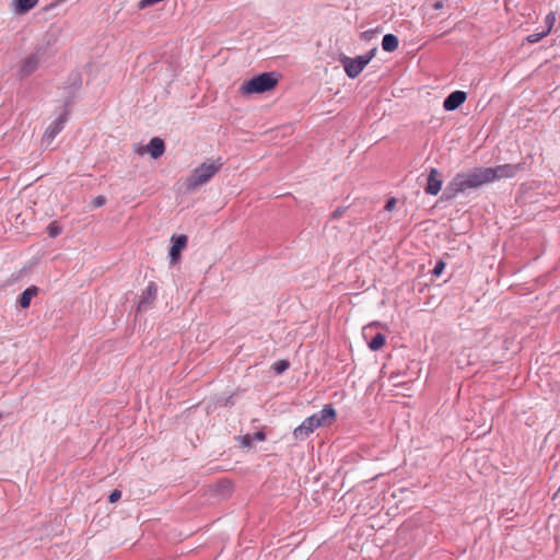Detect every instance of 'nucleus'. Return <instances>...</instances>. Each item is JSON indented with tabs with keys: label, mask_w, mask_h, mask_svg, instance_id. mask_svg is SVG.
<instances>
[{
	"label": "nucleus",
	"mask_w": 560,
	"mask_h": 560,
	"mask_svg": "<svg viewBox=\"0 0 560 560\" xmlns=\"http://www.w3.org/2000/svg\"><path fill=\"white\" fill-rule=\"evenodd\" d=\"M311 417L317 418L318 427L330 424L336 417V411L332 406L327 405L320 411L312 415Z\"/></svg>",
	"instance_id": "14"
},
{
	"label": "nucleus",
	"mask_w": 560,
	"mask_h": 560,
	"mask_svg": "<svg viewBox=\"0 0 560 560\" xmlns=\"http://www.w3.org/2000/svg\"><path fill=\"white\" fill-rule=\"evenodd\" d=\"M521 165L520 164H502L495 167H485L487 172V176L489 177V183H492L497 179L501 178H510L515 176L518 172Z\"/></svg>",
	"instance_id": "5"
},
{
	"label": "nucleus",
	"mask_w": 560,
	"mask_h": 560,
	"mask_svg": "<svg viewBox=\"0 0 560 560\" xmlns=\"http://www.w3.org/2000/svg\"><path fill=\"white\" fill-rule=\"evenodd\" d=\"M278 83V75L275 72H264L244 82L240 88L243 94L265 93L272 90Z\"/></svg>",
	"instance_id": "3"
},
{
	"label": "nucleus",
	"mask_w": 560,
	"mask_h": 560,
	"mask_svg": "<svg viewBox=\"0 0 560 560\" xmlns=\"http://www.w3.org/2000/svg\"><path fill=\"white\" fill-rule=\"evenodd\" d=\"M121 498V491L118 490V489H115L114 491H112V493L109 494L108 497V500L110 503H115L117 502L119 499Z\"/></svg>",
	"instance_id": "26"
},
{
	"label": "nucleus",
	"mask_w": 560,
	"mask_h": 560,
	"mask_svg": "<svg viewBox=\"0 0 560 560\" xmlns=\"http://www.w3.org/2000/svg\"><path fill=\"white\" fill-rule=\"evenodd\" d=\"M289 366H290V363L287 360H279L273 363L272 370L277 374H282L283 372H285L289 369Z\"/></svg>",
	"instance_id": "19"
},
{
	"label": "nucleus",
	"mask_w": 560,
	"mask_h": 560,
	"mask_svg": "<svg viewBox=\"0 0 560 560\" xmlns=\"http://www.w3.org/2000/svg\"><path fill=\"white\" fill-rule=\"evenodd\" d=\"M222 165L221 160L218 159L215 161L205 162L200 166L196 167L192 174L185 182L186 190L191 192L199 186L208 183L213 175L220 171Z\"/></svg>",
	"instance_id": "2"
},
{
	"label": "nucleus",
	"mask_w": 560,
	"mask_h": 560,
	"mask_svg": "<svg viewBox=\"0 0 560 560\" xmlns=\"http://www.w3.org/2000/svg\"><path fill=\"white\" fill-rule=\"evenodd\" d=\"M441 188L442 178L440 172L436 168H431L424 190L429 195L436 196L440 192Z\"/></svg>",
	"instance_id": "11"
},
{
	"label": "nucleus",
	"mask_w": 560,
	"mask_h": 560,
	"mask_svg": "<svg viewBox=\"0 0 560 560\" xmlns=\"http://www.w3.org/2000/svg\"><path fill=\"white\" fill-rule=\"evenodd\" d=\"M172 246L170 249V259L171 264H175L179 259L180 252L185 248L187 244L186 235H178L172 237Z\"/></svg>",
	"instance_id": "13"
},
{
	"label": "nucleus",
	"mask_w": 560,
	"mask_h": 560,
	"mask_svg": "<svg viewBox=\"0 0 560 560\" xmlns=\"http://www.w3.org/2000/svg\"><path fill=\"white\" fill-rule=\"evenodd\" d=\"M158 285L154 282H150L145 291L142 293L141 300L138 304V312H147L151 304L156 299Z\"/></svg>",
	"instance_id": "10"
},
{
	"label": "nucleus",
	"mask_w": 560,
	"mask_h": 560,
	"mask_svg": "<svg viewBox=\"0 0 560 560\" xmlns=\"http://www.w3.org/2000/svg\"><path fill=\"white\" fill-rule=\"evenodd\" d=\"M371 329V326H366L363 328V335L366 337L368 330Z\"/></svg>",
	"instance_id": "33"
},
{
	"label": "nucleus",
	"mask_w": 560,
	"mask_h": 560,
	"mask_svg": "<svg viewBox=\"0 0 560 560\" xmlns=\"http://www.w3.org/2000/svg\"><path fill=\"white\" fill-rule=\"evenodd\" d=\"M243 443H244L245 446H248L250 444V436H248V435L244 436V442Z\"/></svg>",
	"instance_id": "32"
},
{
	"label": "nucleus",
	"mask_w": 560,
	"mask_h": 560,
	"mask_svg": "<svg viewBox=\"0 0 560 560\" xmlns=\"http://www.w3.org/2000/svg\"><path fill=\"white\" fill-rule=\"evenodd\" d=\"M396 202H397V201H396V199H395V198H390V199H388V200H387V202H386V205H385V207H384V208H385V210H386V211H392V210H394V209H395V207H396Z\"/></svg>",
	"instance_id": "27"
},
{
	"label": "nucleus",
	"mask_w": 560,
	"mask_h": 560,
	"mask_svg": "<svg viewBox=\"0 0 560 560\" xmlns=\"http://www.w3.org/2000/svg\"><path fill=\"white\" fill-rule=\"evenodd\" d=\"M66 122L67 113L65 112L47 127L43 135L42 143L48 147L56 136L65 128Z\"/></svg>",
	"instance_id": "7"
},
{
	"label": "nucleus",
	"mask_w": 560,
	"mask_h": 560,
	"mask_svg": "<svg viewBox=\"0 0 560 560\" xmlns=\"http://www.w3.org/2000/svg\"><path fill=\"white\" fill-rule=\"evenodd\" d=\"M317 428H319L317 418L308 417L294 429L293 435L296 440H305Z\"/></svg>",
	"instance_id": "9"
},
{
	"label": "nucleus",
	"mask_w": 560,
	"mask_h": 560,
	"mask_svg": "<svg viewBox=\"0 0 560 560\" xmlns=\"http://www.w3.org/2000/svg\"><path fill=\"white\" fill-rule=\"evenodd\" d=\"M254 440L264 441L266 439V434L262 431H258L253 436Z\"/></svg>",
	"instance_id": "30"
},
{
	"label": "nucleus",
	"mask_w": 560,
	"mask_h": 560,
	"mask_svg": "<svg viewBox=\"0 0 560 560\" xmlns=\"http://www.w3.org/2000/svg\"><path fill=\"white\" fill-rule=\"evenodd\" d=\"M548 35V31H541L539 33H534L527 36V42L530 44L538 43L540 39H542L545 36Z\"/></svg>",
	"instance_id": "20"
},
{
	"label": "nucleus",
	"mask_w": 560,
	"mask_h": 560,
	"mask_svg": "<svg viewBox=\"0 0 560 560\" xmlns=\"http://www.w3.org/2000/svg\"><path fill=\"white\" fill-rule=\"evenodd\" d=\"M467 98V94L464 91H454L452 92L443 102V107L445 110H455L457 109Z\"/></svg>",
	"instance_id": "12"
},
{
	"label": "nucleus",
	"mask_w": 560,
	"mask_h": 560,
	"mask_svg": "<svg viewBox=\"0 0 560 560\" xmlns=\"http://www.w3.org/2000/svg\"><path fill=\"white\" fill-rule=\"evenodd\" d=\"M398 38L394 34H386L382 39V48L385 51L392 52L398 48Z\"/></svg>",
	"instance_id": "16"
},
{
	"label": "nucleus",
	"mask_w": 560,
	"mask_h": 560,
	"mask_svg": "<svg viewBox=\"0 0 560 560\" xmlns=\"http://www.w3.org/2000/svg\"><path fill=\"white\" fill-rule=\"evenodd\" d=\"M385 340H386L385 336L383 334L378 332L369 342V348L372 351H377L385 345Z\"/></svg>",
	"instance_id": "18"
},
{
	"label": "nucleus",
	"mask_w": 560,
	"mask_h": 560,
	"mask_svg": "<svg viewBox=\"0 0 560 560\" xmlns=\"http://www.w3.org/2000/svg\"><path fill=\"white\" fill-rule=\"evenodd\" d=\"M364 61L365 60H363L361 56L355 58L342 56L340 58V62L342 63L347 75L351 79L357 78L363 71V69L366 67Z\"/></svg>",
	"instance_id": "6"
},
{
	"label": "nucleus",
	"mask_w": 560,
	"mask_h": 560,
	"mask_svg": "<svg viewBox=\"0 0 560 560\" xmlns=\"http://www.w3.org/2000/svg\"><path fill=\"white\" fill-rule=\"evenodd\" d=\"M105 202H106V198L104 196H97L93 200L94 207H102L103 205H105Z\"/></svg>",
	"instance_id": "29"
},
{
	"label": "nucleus",
	"mask_w": 560,
	"mask_h": 560,
	"mask_svg": "<svg viewBox=\"0 0 560 560\" xmlns=\"http://www.w3.org/2000/svg\"><path fill=\"white\" fill-rule=\"evenodd\" d=\"M489 183L485 167H475L468 172L456 174L447 184L443 195L446 199L454 198L467 189H475Z\"/></svg>",
	"instance_id": "1"
},
{
	"label": "nucleus",
	"mask_w": 560,
	"mask_h": 560,
	"mask_svg": "<svg viewBox=\"0 0 560 560\" xmlns=\"http://www.w3.org/2000/svg\"><path fill=\"white\" fill-rule=\"evenodd\" d=\"M136 153L142 155L144 153H149L152 159H159L165 152V143L161 138H152L148 145L139 147L136 150Z\"/></svg>",
	"instance_id": "8"
},
{
	"label": "nucleus",
	"mask_w": 560,
	"mask_h": 560,
	"mask_svg": "<svg viewBox=\"0 0 560 560\" xmlns=\"http://www.w3.org/2000/svg\"><path fill=\"white\" fill-rule=\"evenodd\" d=\"M69 80L74 89L80 88L82 84V78L79 72H72L69 77Z\"/></svg>",
	"instance_id": "22"
},
{
	"label": "nucleus",
	"mask_w": 560,
	"mask_h": 560,
	"mask_svg": "<svg viewBox=\"0 0 560 560\" xmlns=\"http://www.w3.org/2000/svg\"><path fill=\"white\" fill-rule=\"evenodd\" d=\"M51 55L50 50H49V43H47V45H40L38 46L35 51L30 55L28 57H26L25 59H23L21 62H20V66H19V72L22 77H28L31 75L33 72H35L39 65L45 61L47 58H49Z\"/></svg>",
	"instance_id": "4"
},
{
	"label": "nucleus",
	"mask_w": 560,
	"mask_h": 560,
	"mask_svg": "<svg viewBox=\"0 0 560 560\" xmlns=\"http://www.w3.org/2000/svg\"><path fill=\"white\" fill-rule=\"evenodd\" d=\"M444 268H445L444 261L439 260L436 262V265L434 266V268L432 270V273L438 277V276H440L443 272Z\"/></svg>",
	"instance_id": "24"
},
{
	"label": "nucleus",
	"mask_w": 560,
	"mask_h": 560,
	"mask_svg": "<svg viewBox=\"0 0 560 560\" xmlns=\"http://www.w3.org/2000/svg\"><path fill=\"white\" fill-rule=\"evenodd\" d=\"M38 292V289L37 287L35 285H32L30 288H27L26 290H24L21 295L19 296V305L22 307V308H27L31 304V300L32 298H34Z\"/></svg>",
	"instance_id": "15"
},
{
	"label": "nucleus",
	"mask_w": 560,
	"mask_h": 560,
	"mask_svg": "<svg viewBox=\"0 0 560 560\" xmlns=\"http://www.w3.org/2000/svg\"><path fill=\"white\" fill-rule=\"evenodd\" d=\"M443 2L442 1H435L432 7L434 10H441L443 8Z\"/></svg>",
	"instance_id": "31"
},
{
	"label": "nucleus",
	"mask_w": 560,
	"mask_h": 560,
	"mask_svg": "<svg viewBox=\"0 0 560 560\" xmlns=\"http://www.w3.org/2000/svg\"><path fill=\"white\" fill-rule=\"evenodd\" d=\"M47 233L50 237H57L61 233V228L54 221L48 225Z\"/></svg>",
	"instance_id": "21"
},
{
	"label": "nucleus",
	"mask_w": 560,
	"mask_h": 560,
	"mask_svg": "<svg viewBox=\"0 0 560 560\" xmlns=\"http://www.w3.org/2000/svg\"><path fill=\"white\" fill-rule=\"evenodd\" d=\"M345 211H346V208H343V207H339V208H337V209L331 213V218H332V219H339L340 217H342V215H343Z\"/></svg>",
	"instance_id": "28"
},
{
	"label": "nucleus",
	"mask_w": 560,
	"mask_h": 560,
	"mask_svg": "<svg viewBox=\"0 0 560 560\" xmlns=\"http://www.w3.org/2000/svg\"><path fill=\"white\" fill-rule=\"evenodd\" d=\"M39 0H15V10L20 14H25L37 5Z\"/></svg>",
	"instance_id": "17"
},
{
	"label": "nucleus",
	"mask_w": 560,
	"mask_h": 560,
	"mask_svg": "<svg viewBox=\"0 0 560 560\" xmlns=\"http://www.w3.org/2000/svg\"><path fill=\"white\" fill-rule=\"evenodd\" d=\"M376 50H377V48H376V47H374V48H372L371 50H369L365 55H362V56H361V58H363V60H365V61H364V62H365V65H368V63H369V62L374 58V56H375V54H376Z\"/></svg>",
	"instance_id": "25"
},
{
	"label": "nucleus",
	"mask_w": 560,
	"mask_h": 560,
	"mask_svg": "<svg viewBox=\"0 0 560 560\" xmlns=\"http://www.w3.org/2000/svg\"><path fill=\"white\" fill-rule=\"evenodd\" d=\"M555 22H556V14L553 12L548 13L545 18V24L547 26V28L545 31H548V34L552 30Z\"/></svg>",
	"instance_id": "23"
}]
</instances>
